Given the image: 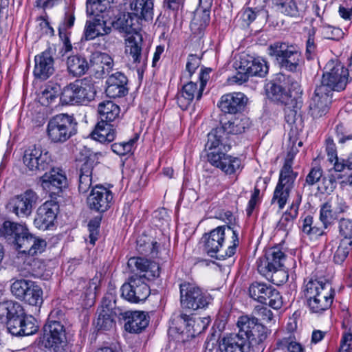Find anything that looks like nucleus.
<instances>
[{
	"instance_id": "47",
	"label": "nucleus",
	"mask_w": 352,
	"mask_h": 352,
	"mask_svg": "<svg viewBox=\"0 0 352 352\" xmlns=\"http://www.w3.org/2000/svg\"><path fill=\"white\" fill-rule=\"evenodd\" d=\"M276 348L278 349H287L288 352H304L303 346L298 342L292 335L278 339L276 341Z\"/></svg>"
},
{
	"instance_id": "38",
	"label": "nucleus",
	"mask_w": 352,
	"mask_h": 352,
	"mask_svg": "<svg viewBox=\"0 0 352 352\" xmlns=\"http://www.w3.org/2000/svg\"><path fill=\"white\" fill-rule=\"evenodd\" d=\"M123 12L114 23V26L120 31L131 33L136 30V25L141 18L133 14L129 10H120Z\"/></svg>"
},
{
	"instance_id": "6",
	"label": "nucleus",
	"mask_w": 352,
	"mask_h": 352,
	"mask_svg": "<svg viewBox=\"0 0 352 352\" xmlns=\"http://www.w3.org/2000/svg\"><path fill=\"white\" fill-rule=\"evenodd\" d=\"M300 88L299 78L296 79L291 75L279 73L266 85L265 91L269 99L283 104H288L291 100V90L298 92Z\"/></svg>"
},
{
	"instance_id": "13",
	"label": "nucleus",
	"mask_w": 352,
	"mask_h": 352,
	"mask_svg": "<svg viewBox=\"0 0 352 352\" xmlns=\"http://www.w3.org/2000/svg\"><path fill=\"white\" fill-rule=\"evenodd\" d=\"M250 298L258 302L268 305L274 309L283 306V298L280 292L272 285L262 282L252 283L248 289Z\"/></svg>"
},
{
	"instance_id": "16",
	"label": "nucleus",
	"mask_w": 352,
	"mask_h": 352,
	"mask_svg": "<svg viewBox=\"0 0 352 352\" xmlns=\"http://www.w3.org/2000/svg\"><path fill=\"white\" fill-rule=\"evenodd\" d=\"M43 175L39 177V183L42 188L50 194L52 199L58 195L63 188L67 186V179L63 170L59 168H49Z\"/></svg>"
},
{
	"instance_id": "49",
	"label": "nucleus",
	"mask_w": 352,
	"mask_h": 352,
	"mask_svg": "<svg viewBox=\"0 0 352 352\" xmlns=\"http://www.w3.org/2000/svg\"><path fill=\"white\" fill-rule=\"evenodd\" d=\"M338 217V214L332 208L330 201H327L320 206V220L322 223L324 229L331 225Z\"/></svg>"
},
{
	"instance_id": "11",
	"label": "nucleus",
	"mask_w": 352,
	"mask_h": 352,
	"mask_svg": "<svg viewBox=\"0 0 352 352\" xmlns=\"http://www.w3.org/2000/svg\"><path fill=\"white\" fill-rule=\"evenodd\" d=\"M181 304L192 310L205 308L212 300L211 296L195 284L184 282L179 285Z\"/></svg>"
},
{
	"instance_id": "59",
	"label": "nucleus",
	"mask_w": 352,
	"mask_h": 352,
	"mask_svg": "<svg viewBox=\"0 0 352 352\" xmlns=\"http://www.w3.org/2000/svg\"><path fill=\"white\" fill-rule=\"evenodd\" d=\"M322 34L324 38L331 40H339L344 35V32L341 29L329 25H323Z\"/></svg>"
},
{
	"instance_id": "18",
	"label": "nucleus",
	"mask_w": 352,
	"mask_h": 352,
	"mask_svg": "<svg viewBox=\"0 0 352 352\" xmlns=\"http://www.w3.org/2000/svg\"><path fill=\"white\" fill-rule=\"evenodd\" d=\"M59 211L58 201L52 199L46 201L36 210L34 225L39 230H46L52 227Z\"/></svg>"
},
{
	"instance_id": "17",
	"label": "nucleus",
	"mask_w": 352,
	"mask_h": 352,
	"mask_svg": "<svg viewBox=\"0 0 352 352\" xmlns=\"http://www.w3.org/2000/svg\"><path fill=\"white\" fill-rule=\"evenodd\" d=\"M43 343L50 352H64L67 346L66 326L44 325Z\"/></svg>"
},
{
	"instance_id": "30",
	"label": "nucleus",
	"mask_w": 352,
	"mask_h": 352,
	"mask_svg": "<svg viewBox=\"0 0 352 352\" xmlns=\"http://www.w3.org/2000/svg\"><path fill=\"white\" fill-rule=\"evenodd\" d=\"M302 196L297 192L296 198L292 201L289 208L285 211L280 219L277 228L283 231H289L294 225V220L298 215V208L301 203Z\"/></svg>"
},
{
	"instance_id": "31",
	"label": "nucleus",
	"mask_w": 352,
	"mask_h": 352,
	"mask_svg": "<svg viewBox=\"0 0 352 352\" xmlns=\"http://www.w3.org/2000/svg\"><path fill=\"white\" fill-rule=\"evenodd\" d=\"M250 120L245 116L235 117L227 122H221L220 125L224 129L228 136L234 142L235 135L241 134L250 126Z\"/></svg>"
},
{
	"instance_id": "43",
	"label": "nucleus",
	"mask_w": 352,
	"mask_h": 352,
	"mask_svg": "<svg viewBox=\"0 0 352 352\" xmlns=\"http://www.w3.org/2000/svg\"><path fill=\"white\" fill-rule=\"evenodd\" d=\"M42 296L41 288L32 281L20 300H23L30 305L38 306L43 302Z\"/></svg>"
},
{
	"instance_id": "23",
	"label": "nucleus",
	"mask_w": 352,
	"mask_h": 352,
	"mask_svg": "<svg viewBox=\"0 0 352 352\" xmlns=\"http://www.w3.org/2000/svg\"><path fill=\"white\" fill-rule=\"evenodd\" d=\"M54 72V58L50 49L35 56L33 75L36 78L45 80L52 76Z\"/></svg>"
},
{
	"instance_id": "8",
	"label": "nucleus",
	"mask_w": 352,
	"mask_h": 352,
	"mask_svg": "<svg viewBox=\"0 0 352 352\" xmlns=\"http://www.w3.org/2000/svg\"><path fill=\"white\" fill-rule=\"evenodd\" d=\"M292 164V157L286 159L280 169L278 182L274 191L272 204L277 203L279 209L285 207L298 176V173L293 170Z\"/></svg>"
},
{
	"instance_id": "28",
	"label": "nucleus",
	"mask_w": 352,
	"mask_h": 352,
	"mask_svg": "<svg viewBox=\"0 0 352 352\" xmlns=\"http://www.w3.org/2000/svg\"><path fill=\"white\" fill-rule=\"evenodd\" d=\"M128 79L122 72H117L109 76L107 80L105 92L109 98H121L128 94L126 87Z\"/></svg>"
},
{
	"instance_id": "20",
	"label": "nucleus",
	"mask_w": 352,
	"mask_h": 352,
	"mask_svg": "<svg viewBox=\"0 0 352 352\" xmlns=\"http://www.w3.org/2000/svg\"><path fill=\"white\" fill-rule=\"evenodd\" d=\"M13 243L19 252L31 256L43 252L46 247L45 241L30 233L25 226L23 234L14 236Z\"/></svg>"
},
{
	"instance_id": "7",
	"label": "nucleus",
	"mask_w": 352,
	"mask_h": 352,
	"mask_svg": "<svg viewBox=\"0 0 352 352\" xmlns=\"http://www.w3.org/2000/svg\"><path fill=\"white\" fill-rule=\"evenodd\" d=\"M268 54L275 57L280 68L293 73L300 70L302 58L297 46L277 42L268 47Z\"/></svg>"
},
{
	"instance_id": "35",
	"label": "nucleus",
	"mask_w": 352,
	"mask_h": 352,
	"mask_svg": "<svg viewBox=\"0 0 352 352\" xmlns=\"http://www.w3.org/2000/svg\"><path fill=\"white\" fill-rule=\"evenodd\" d=\"M126 8L127 10L132 11L134 15L146 21L153 19V3L152 0H131Z\"/></svg>"
},
{
	"instance_id": "15",
	"label": "nucleus",
	"mask_w": 352,
	"mask_h": 352,
	"mask_svg": "<svg viewBox=\"0 0 352 352\" xmlns=\"http://www.w3.org/2000/svg\"><path fill=\"white\" fill-rule=\"evenodd\" d=\"M38 199L36 192L32 189H28L11 198L7 204V209L19 218L28 217L32 214L33 207Z\"/></svg>"
},
{
	"instance_id": "36",
	"label": "nucleus",
	"mask_w": 352,
	"mask_h": 352,
	"mask_svg": "<svg viewBox=\"0 0 352 352\" xmlns=\"http://www.w3.org/2000/svg\"><path fill=\"white\" fill-rule=\"evenodd\" d=\"M94 164V160L88 158L79 168L78 191L80 193H87L92 185Z\"/></svg>"
},
{
	"instance_id": "5",
	"label": "nucleus",
	"mask_w": 352,
	"mask_h": 352,
	"mask_svg": "<svg viewBox=\"0 0 352 352\" xmlns=\"http://www.w3.org/2000/svg\"><path fill=\"white\" fill-rule=\"evenodd\" d=\"M95 82L90 77L76 80L63 87L60 100L63 104H87L96 94Z\"/></svg>"
},
{
	"instance_id": "58",
	"label": "nucleus",
	"mask_w": 352,
	"mask_h": 352,
	"mask_svg": "<svg viewBox=\"0 0 352 352\" xmlns=\"http://www.w3.org/2000/svg\"><path fill=\"white\" fill-rule=\"evenodd\" d=\"M156 244L146 236H140L137 240V250L142 254H147L153 251Z\"/></svg>"
},
{
	"instance_id": "32",
	"label": "nucleus",
	"mask_w": 352,
	"mask_h": 352,
	"mask_svg": "<svg viewBox=\"0 0 352 352\" xmlns=\"http://www.w3.org/2000/svg\"><path fill=\"white\" fill-rule=\"evenodd\" d=\"M125 329L130 333H138L148 324L149 320L144 311H135L126 313Z\"/></svg>"
},
{
	"instance_id": "60",
	"label": "nucleus",
	"mask_w": 352,
	"mask_h": 352,
	"mask_svg": "<svg viewBox=\"0 0 352 352\" xmlns=\"http://www.w3.org/2000/svg\"><path fill=\"white\" fill-rule=\"evenodd\" d=\"M100 221V217H95L89 221L87 226L89 232V242L93 245L95 244V242L98 240V238Z\"/></svg>"
},
{
	"instance_id": "64",
	"label": "nucleus",
	"mask_w": 352,
	"mask_h": 352,
	"mask_svg": "<svg viewBox=\"0 0 352 352\" xmlns=\"http://www.w3.org/2000/svg\"><path fill=\"white\" fill-rule=\"evenodd\" d=\"M333 199V203L331 204V207L335 211V212L338 214V216L340 214L346 212L349 206L347 205L344 197L339 196L337 195Z\"/></svg>"
},
{
	"instance_id": "33",
	"label": "nucleus",
	"mask_w": 352,
	"mask_h": 352,
	"mask_svg": "<svg viewBox=\"0 0 352 352\" xmlns=\"http://www.w3.org/2000/svg\"><path fill=\"white\" fill-rule=\"evenodd\" d=\"M204 89L199 87L197 88V83L189 82L183 86L182 92L177 97V103L182 109H186L196 97L200 100Z\"/></svg>"
},
{
	"instance_id": "25",
	"label": "nucleus",
	"mask_w": 352,
	"mask_h": 352,
	"mask_svg": "<svg viewBox=\"0 0 352 352\" xmlns=\"http://www.w3.org/2000/svg\"><path fill=\"white\" fill-rule=\"evenodd\" d=\"M286 256L278 248L273 247L268 249L263 256L257 261V270L259 274L268 270L278 269L283 267Z\"/></svg>"
},
{
	"instance_id": "21",
	"label": "nucleus",
	"mask_w": 352,
	"mask_h": 352,
	"mask_svg": "<svg viewBox=\"0 0 352 352\" xmlns=\"http://www.w3.org/2000/svg\"><path fill=\"white\" fill-rule=\"evenodd\" d=\"M208 162L214 167L219 168L226 175H234L241 168L239 158L228 155L225 151H212L208 154Z\"/></svg>"
},
{
	"instance_id": "39",
	"label": "nucleus",
	"mask_w": 352,
	"mask_h": 352,
	"mask_svg": "<svg viewBox=\"0 0 352 352\" xmlns=\"http://www.w3.org/2000/svg\"><path fill=\"white\" fill-rule=\"evenodd\" d=\"M67 66L69 73L75 77L84 75L89 69L87 60L80 55L69 56L67 60Z\"/></svg>"
},
{
	"instance_id": "62",
	"label": "nucleus",
	"mask_w": 352,
	"mask_h": 352,
	"mask_svg": "<svg viewBox=\"0 0 352 352\" xmlns=\"http://www.w3.org/2000/svg\"><path fill=\"white\" fill-rule=\"evenodd\" d=\"M134 142V140H130L128 142L114 143L111 145V149L118 155H124L131 151Z\"/></svg>"
},
{
	"instance_id": "14",
	"label": "nucleus",
	"mask_w": 352,
	"mask_h": 352,
	"mask_svg": "<svg viewBox=\"0 0 352 352\" xmlns=\"http://www.w3.org/2000/svg\"><path fill=\"white\" fill-rule=\"evenodd\" d=\"M23 160L28 170L35 174L48 170L52 162L50 153L40 145H32L28 148L24 152Z\"/></svg>"
},
{
	"instance_id": "48",
	"label": "nucleus",
	"mask_w": 352,
	"mask_h": 352,
	"mask_svg": "<svg viewBox=\"0 0 352 352\" xmlns=\"http://www.w3.org/2000/svg\"><path fill=\"white\" fill-rule=\"evenodd\" d=\"M60 87L58 84L51 83L47 85L41 91L40 100L43 104L48 105L53 102L60 94Z\"/></svg>"
},
{
	"instance_id": "41",
	"label": "nucleus",
	"mask_w": 352,
	"mask_h": 352,
	"mask_svg": "<svg viewBox=\"0 0 352 352\" xmlns=\"http://www.w3.org/2000/svg\"><path fill=\"white\" fill-rule=\"evenodd\" d=\"M23 309L17 302L13 300H4L0 302V322L6 321L19 314H23Z\"/></svg>"
},
{
	"instance_id": "46",
	"label": "nucleus",
	"mask_w": 352,
	"mask_h": 352,
	"mask_svg": "<svg viewBox=\"0 0 352 352\" xmlns=\"http://www.w3.org/2000/svg\"><path fill=\"white\" fill-rule=\"evenodd\" d=\"M114 325V314L111 309L102 308L96 320V327L98 330H109Z\"/></svg>"
},
{
	"instance_id": "3",
	"label": "nucleus",
	"mask_w": 352,
	"mask_h": 352,
	"mask_svg": "<svg viewBox=\"0 0 352 352\" xmlns=\"http://www.w3.org/2000/svg\"><path fill=\"white\" fill-rule=\"evenodd\" d=\"M335 292L329 282L311 280L305 285V296L309 310L321 314L330 308Z\"/></svg>"
},
{
	"instance_id": "56",
	"label": "nucleus",
	"mask_w": 352,
	"mask_h": 352,
	"mask_svg": "<svg viewBox=\"0 0 352 352\" xmlns=\"http://www.w3.org/2000/svg\"><path fill=\"white\" fill-rule=\"evenodd\" d=\"M67 323L68 321L65 314L60 309H55L50 312L45 325H55L57 324L66 326Z\"/></svg>"
},
{
	"instance_id": "27",
	"label": "nucleus",
	"mask_w": 352,
	"mask_h": 352,
	"mask_svg": "<svg viewBox=\"0 0 352 352\" xmlns=\"http://www.w3.org/2000/svg\"><path fill=\"white\" fill-rule=\"evenodd\" d=\"M228 135L221 125L212 129L208 134L206 149H218V151L227 152L231 148L232 144V140Z\"/></svg>"
},
{
	"instance_id": "2",
	"label": "nucleus",
	"mask_w": 352,
	"mask_h": 352,
	"mask_svg": "<svg viewBox=\"0 0 352 352\" xmlns=\"http://www.w3.org/2000/svg\"><path fill=\"white\" fill-rule=\"evenodd\" d=\"M204 237L206 252L210 256L219 260L233 256L239 245L238 233L229 226H219Z\"/></svg>"
},
{
	"instance_id": "37",
	"label": "nucleus",
	"mask_w": 352,
	"mask_h": 352,
	"mask_svg": "<svg viewBox=\"0 0 352 352\" xmlns=\"http://www.w3.org/2000/svg\"><path fill=\"white\" fill-rule=\"evenodd\" d=\"M98 112L100 120L113 123L119 118L120 108L113 101L106 100L98 104Z\"/></svg>"
},
{
	"instance_id": "19",
	"label": "nucleus",
	"mask_w": 352,
	"mask_h": 352,
	"mask_svg": "<svg viewBox=\"0 0 352 352\" xmlns=\"http://www.w3.org/2000/svg\"><path fill=\"white\" fill-rule=\"evenodd\" d=\"M113 199L112 192L102 185H96L87 198L88 208L99 213L106 212L112 204Z\"/></svg>"
},
{
	"instance_id": "52",
	"label": "nucleus",
	"mask_w": 352,
	"mask_h": 352,
	"mask_svg": "<svg viewBox=\"0 0 352 352\" xmlns=\"http://www.w3.org/2000/svg\"><path fill=\"white\" fill-rule=\"evenodd\" d=\"M352 243L348 242L347 240H340L338 246L333 254V261L336 264H342L347 257Z\"/></svg>"
},
{
	"instance_id": "57",
	"label": "nucleus",
	"mask_w": 352,
	"mask_h": 352,
	"mask_svg": "<svg viewBox=\"0 0 352 352\" xmlns=\"http://www.w3.org/2000/svg\"><path fill=\"white\" fill-rule=\"evenodd\" d=\"M339 233L343 237L341 240H347L352 243V220L342 218L339 221Z\"/></svg>"
},
{
	"instance_id": "42",
	"label": "nucleus",
	"mask_w": 352,
	"mask_h": 352,
	"mask_svg": "<svg viewBox=\"0 0 352 352\" xmlns=\"http://www.w3.org/2000/svg\"><path fill=\"white\" fill-rule=\"evenodd\" d=\"M243 67L247 68V72L251 76L265 77L269 71V66L265 60L258 57L249 60Z\"/></svg>"
},
{
	"instance_id": "44",
	"label": "nucleus",
	"mask_w": 352,
	"mask_h": 352,
	"mask_svg": "<svg viewBox=\"0 0 352 352\" xmlns=\"http://www.w3.org/2000/svg\"><path fill=\"white\" fill-rule=\"evenodd\" d=\"M24 230V225L7 221L3 223L2 227L0 228V237H3L13 243L14 236H17L19 234H23Z\"/></svg>"
},
{
	"instance_id": "63",
	"label": "nucleus",
	"mask_w": 352,
	"mask_h": 352,
	"mask_svg": "<svg viewBox=\"0 0 352 352\" xmlns=\"http://www.w3.org/2000/svg\"><path fill=\"white\" fill-rule=\"evenodd\" d=\"M323 170L320 166L313 167L305 179V184L313 186L322 178Z\"/></svg>"
},
{
	"instance_id": "34",
	"label": "nucleus",
	"mask_w": 352,
	"mask_h": 352,
	"mask_svg": "<svg viewBox=\"0 0 352 352\" xmlns=\"http://www.w3.org/2000/svg\"><path fill=\"white\" fill-rule=\"evenodd\" d=\"M116 130L113 123L99 121L91 133L93 139L101 143H109L115 140Z\"/></svg>"
},
{
	"instance_id": "61",
	"label": "nucleus",
	"mask_w": 352,
	"mask_h": 352,
	"mask_svg": "<svg viewBox=\"0 0 352 352\" xmlns=\"http://www.w3.org/2000/svg\"><path fill=\"white\" fill-rule=\"evenodd\" d=\"M99 37L94 20L86 21L81 41H88Z\"/></svg>"
},
{
	"instance_id": "26",
	"label": "nucleus",
	"mask_w": 352,
	"mask_h": 352,
	"mask_svg": "<svg viewBox=\"0 0 352 352\" xmlns=\"http://www.w3.org/2000/svg\"><path fill=\"white\" fill-rule=\"evenodd\" d=\"M239 331L224 336L219 344V352H248L250 347Z\"/></svg>"
},
{
	"instance_id": "53",
	"label": "nucleus",
	"mask_w": 352,
	"mask_h": 352,
	"mask_svg": "<svg viewBox=\"0 0 352 352\" xmlns=\"http://www.w3.org/2000/svg\"><path fill=\"white\" fill-rule=\"evenodd\" d=\"M38 326L36 324V320L32 316H28L24 314L22 326H21V336H28L34 334L37 332Z\"/></svg>"
},
{
	"instance_id": "45",
	"label": "nucleus",
	"mask_w": 352,
	"mask_h": 352,
	"mask_svg": "<svg viewBox=\"0 0 352 352\" xmlns=\"http://www.w3.org/2000/svg\"><path fill=\"white\" fill-rule=\"evenodd\" d=\"M210 21L208 8L197 9L195 16L190 24V28L201 33L209 24Z\"/></svg>"
},
{
	"instance_id": "22",
	"label": "nucleus",
	"mask_w": 352,
	"mask_h": 352,
	"mask_svg": "<svg viewBox=\"0 0 352 352\" xmlns=\"http://www.w3.org/2000/svg\"><path fill=\"white\" fill-rule=\"evenodd\" d=\"M332 94L324 87L317 86L309 103V113L314 119L325 116L329 109Z\"/></svg>"
},
{
	"instance_id": "40",
	"label": "nucleus",
	"mask_w": 352,
	"mask_h": 352,
	"mask_svg": "<svg viewBox=\"0 0 352 352\" xmlns=\"http://www.w3.org/2000/svg\"><path fill=\"white\" fill-rule=\"evenodd\" d=\"M277 6L280 12L294 18L302 16L306 9L304 4L298 5L294 0H279Z\"/></svg>"
},
{
	"instance_id": "1",
	"label": "nucleus",
	"mask_w": 352,
	"mask_h": 352,
	"mask_svg": "<svg viewBox=\"0 0 352 352\" xmlns=\"http://www.w3.org/2000/svg\"><path fill=\"white\" fill-rule=\"evenodd\" d=\"M128 266L134 274L121 287L122 296L133 303L144 301L151 294L146 280L160 276L159 264L144 258L133 257L129 260Z\"/></svg>"
},
{
	"instance_id": "24",
	"label": "nucleus",
	"mask_w": 352,
	"mask_h": 352,
	"mask_svg": "<svg viewBox=\"0 0 352 352\" xmlns=\"http://www.w3.org/2000/svg\"><path fill=\"white\" fill-rule=\"evenodd\" d=\"M248 98L241 92H234L223 95L217 104L224 113L236 114L242 111L248 102Z\"/></svg>"
},
{
	"instance_id": "50",
	"label": "nucleus",
	"mask_w": 352,
	"mask_h": 352,
	"mask_svg": "<svg viewBox=\"0 0 352 352\" xmlns=\"http://www.w3.org/2000/svg\"><path fill=\"white\" fill-rule=\"evenodd\" d=\"M283 104L285 106L284 111L286 122L289 124H294L300 116V110L302 107L301 102L292 98L288 104Z\"/></svg>"
},
{
	"instance_id": "54",
	"label": "nucleus",
	"mask_w": 352,
	"mask_h": 352,
	"mask_svg": "<svg viewBox=\"0 0 352 352\" xmlns=\"http://www.w3.org/2000/svg\"><path fill=\"white\" fill-rule=\"evenodd\" d=\"M32 281L25 279H19L14 280L11 286L10 291L13 296L17 299L21 300L23 295L25 294L26 290L28 289Z\"/></svg>"
},
{
	"instance_id": "29",
	"label": "nucleus",
	"mask_w": 352,
	"mask_h": 352,
	"mask_svg": "<svg viewBox=\"0 0 352 352\" xmlns=\"http://www.w3.org/2000/svg\"><path fill=\"white\" fill-rule=\"evenodd\" d=\"M88 64L89 69L91 68L97 77L102 78L111 71L113 61L107 54L94 52L91 54Z\"/></svg>"
},
{
	"instance_id": "12",
	"label": "nucleus",
	"mask_w": 352,
	"mask_h": 352,
	"mask_svg": "<svg viewBox=\"0 0 352 352\" xmlns=\"http://www.w3.org/2000/svg\"><path fill=\"white\" fill-rule=\"evenodd\" d=\"M142 36L135 32L126 40L125 54L133 65L139 76H142L147 65L148 52L142 50Z\"/></svg>"
},
{
	"instance_id": "4",
	"label": "nucleus",
	"mask_w": 352,
	"mask_h": 352,
	"mask_svg": "<svg viewBox=\"0 0 352 352\" xmlns=\"http://www.w3.org/2000/svg\"><path fill=\"white\" fill-rule=\"evenodd\" d=\"M78 132V122L73 114L58 113L50 118L46 133L52 143L66 142Z\"/></svg>"
},
{
	"instance_id": "55",
	"label": "nucleus",
	"mask_w": 352,
	"mask_h": 352,
	"mask_svg": "<svg viewBox=\"0 0 352 352\" xmlns=\"http://www.w3.org/2000/svg\"><path fill=\"white\" fill-rule=\"evenodd\" d=\"M23 316L24 313L23 312V314H19L5 322L4 324L6 325L8 331L11 334L16 336H21V330Z\"/></svg>"
},
{
	"instance_id": "9",
	"label": "nucleus",
	"mask_w": 352,
	"mask_h": 352,
	"mask_svg": "<svg viewBox=\"0 0 352 352\" xmlns=\"http://www.w3.org/2000/svg\"><path fill=\"white\" fill-rule=\"evenodd\" d=\"M239 330L245 338L249 347L261 346L267 339L269 331L263 324L258 322V319L254 316H241L237 321Z\"/></svg>"
},
{
	"instance_id": "10",
	"label": "nucleus",
	"mask_w": 352,
	"mask_h": 352,
	"mask_svg": "<svg viewBox=\"0 0 352 352\" xmlns=\"http://www.w3.org/2000/svg\"><path fill=\"white\" fill-rule=\"evenodd\" d=\"M325 69L318 87H324L331 94L333 91L344 89L349 78L348 70L340 63L333 60L328 62Z\"/></svg>"
},
{
	"instance_id": "51",
	"label": "nucleus",
	"mask_w": 352,
	"mask_h": 352,
	"mask_svg": "<svg viewBox=\"0 0 352 352\" xmlns=\"http://www.w3.org/2000/svg\"><path fill=\"white\" fill-rule=\"evenodd\" d=\"M263 276L271 281L274 285H280L285 283L288 279V273L283 269V267H278L272 270H268L267 272H262Z\"/></svg>"
}]
</instances>
